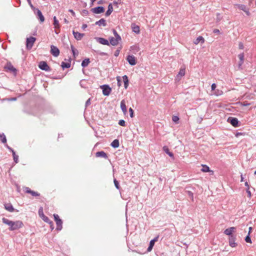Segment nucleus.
Instances as JSON below:
<instances>
[{"label": "nucleus", "instance_id": "nucleus-1", "mask_svg": "<svg viewBox=\"0 0 256 256\" xmlns=\"http://www.w3.org/2000/svg\"><path fill=\"white\" fill-rule=\"evenodd\" d=\"M2 222L9 226V230L12 231L18 230L23 226V223L20 220L12 221L5 218H3Z\"/></svg>", "mask_w": 256, "mask_h": 256}, {"label": "nucleus", "instance_id": "nucleus-2", "mask_svg": "<svg viewBox=\"0 0 256 256\" xmlns=\"http://www.w3.org/2000/svg\"><path fill=\"white\" fill-rule=\"evenodd\" d=\"M113 32L115 38H111L110 42L112 46H115L118 45L120 41L121 40V38L116 30H114Z\"/></svg>", "mask_w": 256, "mask_h": 256}, {"label": "nucleus", "instance_id": "nucleus-3", "mask_svg": "<svg viewBox=\"0 0 256 256\" xmlns=\"http://www.w3.org/2000/svg\"><path fill=\"white\" fill-rule=\"evenodd\" d=\"M100 88L102 90V94L104 96H108L110 95L112 89L108 85H102Z\"/></svg>", "mask_w": 256, "mask_h": 256}, {"label": "nucleus", "instance_id": "nucleus-4", "mask_svg": "<svg viewBox=\"0 0 256 256\" xmlns=\"http://www.w3.org/2000/svg\"><path fill=\"white\" fill-rule=\"evenodd\" d=\"M34 10L35 14L37 16V18L40 20V22H43L44 21V18L41 11L38 8H34Z\"/></svg>", "mask_w": 256, "mask_h": 256}, {"label": "nucleus", "instance_id": "nucleus-5", "mask_svg": "<svg viewBox=\"0 0 256 256\" xmlns=\"http://www.w3.org/2000/svg\"><path fill=\"white\" fill-rule=\"evenodd\" d=\"M36 38L34 37H30L26 39V47L28 49H30L34 42L36 41Z\"/></svg>", "mask_w": 256, "mask_h": 256}, {"label": "nucleus", "instance_id": "nucleus-6", "mask_svg": "<svg viewBox=\"0 0 256 256\" xmlns=\"http://www.w3.org/2000/svg\"><path fill=\"white\" fill-rule=\"evenodd\" d=\"M39 214H40V216L41 217V218L45 222H46L47 223H48L50 224L52 229L53 230L54 229V226H53L52 222L48 218V217H47L46 216H44V214L42 212V214H40V211H39Z\"/></svg>", "mask_w": 256, "mask_h": 256}, {"label": "nucleus", "instance_id": "nucleus-7", "mask_svg": "<svg viewBox=\"0 0 256 256\" xmlns=\"http://www.w3.org/2000/svg\"><path fill=\"white\" fill-rule=\"evenodd\" d=\"M126 60L131 66H134L136 64V60L135 56L132 55H128Z\"/></svg>", "mask_w": 256, "mask_h": 256}, {"label": "nucleus", "instance_id": "nucleus-8", "mask_svg": "<svg viewBox=\"0 0 256 256\" xmlns=\"http://www.w3.org/2000/svg\"><path fill=\"white\" fill-rule=\"evenodd\" d=\"M91 10L94 14H99L104 12V8L102 6H98L92 8Z\"/></svg>", "mask_w": 256, "mask_h": 256}, {"label": "nucleus", "instance_id": "nucleus-9", "mask_svg": "<svg viewBox=\"0 0 256 256\" xmlns=\"http://www.w3.org/2000/svg\"><path fill=\"white\" fill-rule=\"evenodd\" d=\"M38 66L40 69L46 71H49L50 70L49 66L45 62H40Z\"/></svg>", "mask_w": 256, "mask_h": 256}, {"label": "nucleus", "instance_id": "nucleus-10", "mask_svg": "<svg viewBox=\"0 0 256 256\" xmlns=\"http://www.w3.org/2000/svg\"><path fill=\"white\" fill-rule=\"evenodd\" d=\"M50 48L51 54L54 56H58L60 54V50L58 48L54 46H52Z\"/></svg>", "mask_w": 256, "mask_h": 256}, {"label": "nucleus", "instance_id": "nucleus-11", "mask_svg": "<svg viewBox=\"0 0 256 256\" xmlns=\"http://www.w3.org/2000/svg\"><path fill=\"white\" fill-rule=\"evenodd\" d=\"M236 228L235 227H230V228H226L224 231V234L226 235L231 236L232 235V232H236Z\"/></svg>", "mask_w": 256, "mask_h": 256}, {"label": "nucleus", "instance_id": "nucleus-12", "mask_svg": "<svg viewBox=\"0 0 256 256\" xmlns=\"http://www.w3.org/2000/svg\"><path fill=\"white\" fill-rule=\"evenodd\" d=\"M158 236L150 241L149 246L148 247V248L147 249L148 252H150L152 250L155 242H156L158 240Z\"/></svg>", "mask_w": 256, "mask_h": 256}, {"label": "nucleus", "instance_id": "nucleus-13", "mask_svg": "<svg viewBox=\"0 0 256 256\" xmlns=\"http://www.w3.org/2000/svg\"><path fill=\"white\" fill-rule=\"evenodd\" d=\"M228 121L230 124L234 127H236L238 126V121L236 118H229Z\"/></svg>", "mask_w": 256, "mask_h": 256}, {"label": "nucleus", "instance_id": "nucleus-14", "mask_svg": "<svg viewBox=\"0 0 256 256\" xmlns=\"http://www.w3.org/2000/svg\"><path fill=\"white\" fill-rule=\"evenodd\" d=\"M96 39L98 42L99 43H100L102 44L106 45V46H108L110 44L108 41L104 38H96Z\"/></svg>", "mask_w": 256, "mask_h": 256}, {"label": "nucleus", "instance_id": "nucleus-15", "mask_svg": "<svg viewBox=\"0 0 256 256\" xmlns=\"http://www.w3.org/2000/svg\"><path fill=\"white\" fill-rule=\"evenodd\" d=\"M185 74V68H181L176 77V80H180L182 76Z\"/></svg>", "mask_w": 256, "mask_h": 256}, {"label": "nucleus", "instance_id": "nucleus-16", "mask_svg": "<svg viewBox=\"0 0 256 256\" xmlns=\"http://www.w3.org/2000/svg\"><path fill=\"white\" fill-rule=\"evenodd\" d=\"M72 33L74 38L78 40H80L84 36V34H81L74 30H73Z\"/></svg>", "mask_w": 256, "mask_h": 256}, {"label": "nucleus", "instance_id": "nucleus-17", "mask_svg": "<svg viewBox=\"0 0 256 256\" xmlns=\"http://www.w3.org/2000/svg\"><path fill=\"white\" fill-rule=\"evenodd\" d=\"M24 191L26 193L30 194L32 196H40V194L32 190L29 188H24Z\"/></svg>", "mask_w": 256, "mask_h": 256}, {"label": "nucleus", "instance_id": "nucleus-18", "mask_svg": "<svg viewBox=\"0 0 256 256\" xmlns=\"http://www.w3.org/2000/svg\"><path fill=\"white\" fill-rule=\"evenodd\" d=\"M120 108L124 113V114H126L127 112V109L126 104V102L124 100H122L120 102Z\"/></svg>", "mask_w": 256, "mask_h": 256}, {"label": "nucleus", "instance_id": "nucleus-19", "mask_svg": "<svg viewBox=\"0 0 256 256\" xmlns=\"http://www.w3.org/2000/svg\"><path fill=\"white\" fill-rule=\"evenodd\" d=\"M5 68L14 74L16 73V69L10 63H8L6 66H5Z\"/></svg>", "mask_w": 256, "mask_h": 256}, {"label": "nucleus", "instance_id": "nucleus-20", "mask_svg": "<svg viewBox=\"0 0 256 256\" xmlns=\"http://www.w3.org/2000/svg\"><path fill=\"white\" fill-rule=\"evenodd\" d=\"M236 238L234 236H231L229 238L230 246L232 248L236 247V244L235 242Z\"/></svg>", "mask_w": 256, "mask_h": 256}, {"label": "nucleus", "instance_id": "nucleus-21", "mask_svg": "<svg viewBox=\"0 0 256 256\" xmlns=\"http://www.w3.org/2000/svg\"><path fill=\"white\" fill-rule=\"evenodd\" d=\"M202 168L201 170L202 172H212V174H214V172L212 170H210V168L207 166L206 165H202Z\"/></svg>", "mask_w": 256, "mask_h": 256}, {"label": "nucleus", "instance_id": "nucleus-22", "mask_svg": "<svg viewBox=\"0 0 256 256\" xmlns=\"http://www.w3.org/2000/svg\"><path fill=\"white\" fill-rule=\"evenodd\" d=\"M96 24L98 25L99 26H105L106 24V20L104 18H101L98 21L96 22Z\"/></svg>", "mask_w": 256, "mask_h": 256}, {"label": "nucleus", "instance_id": "nucleus-23", "mask_svg": "<svg viewBox=\"0 0 256 256\" xmlns=\"http://www.w3.org/2000/svg\"><path fill=\"white\" fill-rule=\"evenodd\" d=\"M96 156L107 158V155L106 152L103 151L98 152L96 153Z\"/></svg>", "mask_w": 256, "mask_h": 256}, {"label": "nucleus", "instance_id": "nucleus-24", "mask_svg": "<svg viewBox=\"0 0 256 256\" xmlns=\"http://www.w3.org/2000/svg\"><path fill=\"white\" fill-rule=\"evenodd\" d=\"M112 10H113L112 6V4H108V10L106 11V16H109L112 14Z\"/></svg>", "mask_w": 256, "mask_h": 256}, {"label": "nucleus", "instance_id": "nucleus-25", "mask_svg": "<svg viewBox=\"0 0 256 256\" xmlns=\"http://www.w3.org/2000/svg\"><path fill=\"white\" fill-rule=\"evenodd\" d=\"M53 24L54 26V28L56 29L59 28L60 27V25L59 24L58 20H57V18H56V16H54V23H53Z\"/></svg>", "mask_w": 256, "mask_h": 256}, {"label": "nucleus", "instance_id": "nucleus-26", "mask_svg": "<svg viewBox=\"0 0 256 256\" xmlns=\"http://www.w3.org/2000/svg\"><path fill=\"white\" fill-rule=\"evenodd\" d=\"M56 222V230H60L62 229V220H57Z\"/></svg>", "mask_w": 256, "mask_h": 256}, {"label": "nucleus", "instance_id": "nucleus-27", "mask_svg": "<svg viewBox=\"0 0 256 256\" xmlns=\"http://www.w3.org/2000/svg\"><path fill=\"white\" fill-rule=\"evenodd\" d=\"M204 38L202 36H200L198 38H197L196 40H194V43L196 44H198L200 42H201L202 43H204Z\"/></svg>", "mask_w": 256, "mask_h": 256}, {"label": "nucleus", "instance_id": "nucleus-28", "mask_svg": "<svg viewBox=\"0 0 256 256\" xmlns=\"http://www.w3.org/2000/svg\"><path fill=\"white\" fill-rule=\"evenodd\" d=\"M90 62L89 58H86L82 60V66L84 68L87 66Z\"/></svg>", "mask_w": 256, "mask_h": 256}, {"label": "nucleus", "instance_id": "nucleus-29", "mask_svg": "<svg viewBox=\"0 0 256 256\" xmlns=\"http://www.w3.org/2000/svg\"><path fill=\"white\" fill-rule=\"evenodd\" d=\"M4 208L10 212H13L14 210L13 206L11 204H6L4 205Z\"/></svg>", "mask_w": 256, "mask_h": 256}, {"label": "nucleus", "instance_id": "nucleus-30", "mask_svg": "<svg viewBox=\"0 0 256 256\" xmlns=\"http://www.w3.org/2000/svg\"><path fill=\"white\" fill-rule=\"evenodd\" d=\"M111 146L114 148H117L119 146V141L118 140H114L111 144Z\"/></svg>", "mask_w": 256, "mask_h": 256}, {"label": "nucleus", "instance_id": "nucleus-31", "mask_svg": "<svg viewBox=\"0 0 256 256\" xmlns=\"http://www.w3.org/2000/svg\"><path fill=\"white\" fill-rule=\"evenodd\" d=\"M122 79H123V80L124 82V88H126L128 86V78L125 75L122 76Z\"/></svg>", "mask_w": 256, "mask_h": 256}, {"label": "nucleus", "instance_id": "nucleus-32", "mask_svg": "<svg viewBox=\"0 0 256 256\" xmlns=\"http://www.w3.org/2000/svg\"><path fill=\"white\" fill-rule=\"evenodd\" d=\"M163 150L170 156L174 157L173 154L169 151L168 148L167 146H164Z\"/></svg>", "mask_w": 256, "mask_h": 256}, {"label": "nucleus", "instance_id": "nucleus-33", "mask_svg": "<svg viewBox=\"0 0 256 256\" xmlns=\"http://www.w3.org/2000/svg\"><path fill=\"white\" fill-rule=\"evenodd\" d=\"M0 140L2 143H4V144L6 143V136L3 133L0 134Z\"/></svg>", "mask_w": 256, "mask_h": 256}, {"label": "nucleus", "instance_id": "nucleus-34", "mask_svg": "<svg viewBox=\"0 0 256 256\" xmlns=\"http://www.w3.org/2000/svg\"><path fill=\"white\" fill-rule=\"evenodd\" d=\"M132 29L133 32L136 34H138L140 32V28L138 26H136L134 24H132Z\"/></svg>", "mask_w": 256, "mask_h": 256}, {"label": "nucleus", "instance_id": "nucleus-35", "mask_svg": "<svg viewBox=\"0 0 256 256\" xmlns=\"http://www.w3.org/2000/svg\"><path fill=\"white\" fill-rule=\"evenodd\" d=\"M239 8L244 11L246 14L248 15L249 14V12L246 6L244 5H240L238 6Z\"/></svg>", "mask_w": 256, "mask_h": 256}, {"label": "nucleus", "instance_id": "nucleus-36", "mask_svg": "<svg viewBox=\"0 0 256 256\" xmlns=\"http://www.w3.org/2000/svg\"><path fill=\"white\" fill-rule=\"evenodd\" d=\"M61 66L62 68L64 69L65 68H69L70 66V64L68 62H62Z\"/></svg>", "mask_w": 256, "mask_h": 256}, {"label": "nucleus", "instance_id": "nucleus-37", "mask_svg": "<svg viewBox=\"0 0 256 256\" xmlns=\"http://www.w3.org/2000/svg\"><path fill=\"white\" fill-rule=\"evenodd\" d=\"M12 156L14 162L16 163H18V156L16 154L15 152H13Z\"/></svg>", "mask_w": 256, "mask_h": 256}, {"label": "nucleus", "instance_id": "nucleus-38", "mask_svg": "<svg viewBox=\"0 0 256 256\" xmlns=\"http://www.w3.org/2000/svg\"><path fill=\"white\" fill-rule=\"evenodd\" d=\"M187 194L188 196L192 199V201H194V194L190 191H187Z\"/></svg>", "mask_w": 256, "mask_h": 256}, {"label": "nucleus", "instance_id": "nucleus-39", "mask_svg": "<svg viewBox=\"0 0 256 256\" xmlns=\"http://www.w3.org/2000/svg\"><path fill=\"white\" fill-rule=\"evenodd\" d=\"M238 57L240 61L244 62V54L243 53L239 54L238 56Z\"/></svg>", "mask_w": 256, "mask_h": 256}, {"label": "nucleus", "instance_id": "nucleus-40", "mask_svg": "<svg viewBox=\"0 0 256 256\" xmlns=\"http://www.w3.org/2000/svg\"><path fill=\"white\" fill-rule=\"evenodd\" d=\"M172 121L175 123H178L179 120V118L177 116H173L172 118Z\"/></svg>", "mask_w": 256, "mask_h": 256}, {"label": "nucleus", "instance_id": "nucleus-41", "mask_svg": "<svg viewBox=\"0 0 256 256\" xmlns=\"http://www.w3.org/2000/svg\"><path fill=\"white\" fill-rule=\"evenodd\" d=\"M118 124L122 126H126V122L124 120H121L119 121Z\"/></svg>", "mask_w": 256, "mask_h": 256}, {"label": "nucleus", "instance_id": "nucleus-42", "mask_svg": "<svg viewBox=\"0 0 256 256\" xmlns=\"http://www.w3.org/2000/svg\"><path fill=\"white\" fill-rule=\"evenodd\" d=\"M114 186L116 187V188L117 189L119 190L120 189L119 184H118V182L116 179L114 180Z\"/></svg>", "mask_w": 256, "mask_h": 256}, {"label": "nucleus", "instance_id": "nucleus-43", "mask_svg": "<svg viewBox=\"0 0 256 256\" xmlns=\"http://www.w3.org/2000/svg\"><path fill=\"white\" fill-rule=\"evenodd\" d=\"M245 240L246 242H250L251 243L252 242V241H251V239L250 237V235H248L246 238H245Z\"/></svg>", "mask_w": 256, "mask_h": 256}, {"label": "nucleus", "instance_id": "nucleus-44", "mask_svg": "<svg viewBox=\"0 0 256 256\" xmlns=\"http://www.w3.org/2000/svg\"><path fill=\"white\" fill-rule=\"evenodd\" d=\"M129 111H130V116L131 118H133L134 117V110H132V109L130 108L129 109Z\"/></svg>", "mask_w": 256, "mask_h": 256}, {"label": "nucleus", "instance_id": "nucleus-45", "mask_svg": "<svg viewBox=\"0 0 256 256\" xmlns=\"http://www.w3.org/2000/svg\"><path fill=\"white\" fill-rule=\"evenodd\" d=\"M54 220L56 222L58 220H60L59 218V216L56 214H54Z\"/></svg>", "mask_w": 256, "mask_h": 256}, {"label": "nucleus", "instance_id": "nucleus-46", "mask_svg": "<svg viewBox=\"0 0 256 256\" xmlns=\"http://www.w3.org/2000/svg\"><path fill=\"white\" fill-rule=\"evenodd\" d=\"M72 52L73 55L74 57H76V56H77L78 54V52L77 50H73Z\"/></svg>", "mask_w": 256, "mask_h": 256}, {"label": "nucleus", "instance_id": "nucleus-47", "mask_svg": "<svg viewBox=\"0 0 256 256\" xmlns=\"http://www.w3.org/2000/svg\"><path fill=\"white\" fill-rule=\"evenodd\" d=\"M117 80H118V85L120 86H121V82L120 80V77L118 76L117 77Z\"/></svg>", "mask_w": 256, "mask_h": 256}, {"label": "nucleus", "instance_id": "nucleus-48", "mask_svg": "<svg viewBox=\"0 0 256 256\" xmlns=\"http://www.w3.org/2000/svg\"><path fill=\"white\" fill-rule=\"evenodd\" d=\"M90 104V98H88L86 102V106H89Z\"/></svg>", "mask_w": 256, "mask_h": 256}, {"label": "nucleus", "instance_id": "nucleus-49", "mask_svg": "<svg viewBox=\"0 0 256 256\" xmlns=\"http://www.w3.org/2000/svg\"><path fill=\"white\" fill-rule=\"evenodd\" d=\"M212 90H214L216 88V84H212L211 86Z\"/></svg>", "mask_w": 256, "mask_h": 256}, {"label": "nucleus", "instance_id": "nucleus-50", "mask_svg": "<svg viewBox=\"0 0 256 256\" xmlns=\"http://www.w3.org/2000/svg\"><path fill=\"white\" fill-rule=\"evenodd\" d=\"M222 94V92L220 91V90H218V92H214V94H216V96L220 95V94Z\"/></svg>", "mask_w": 256, "mask_h": 256}, {"label": "nucleus", "instance_id": "nucleus-51", "mask_svg": "<svg viewBox=\"0 0 256 256\" xmlns=\"http://www.w3.org/2000/svg\"><path fill=\"white\" fill-rule=\"evenodd\" d=\"M238 47L240 49H243L244 48L243 44L242 42H240L239 44H238Z\"/></svg>", "mask_w": 256, "mask_h": 256}, {"label": "nucleus", "instance_id": "nucleus-52", "mask_svg": "<svg viewBox=\"0 0 256 256\" xmlns=\"http://www.w3.org/2000/svg\"><path fill=\"white\" fill-rule=\"evenodd\" d=\"M213 32L215 34H219L220 33V30H219L218 29H214V30H213Z\"/></svg>", "mask_w": 256, "mask_h": 256}, {"label": "nucleus", "instance_id": "nucleus-53", "mask_svg": "<svg viewBox=\"0 0 256 256\" xmlns=\"http://www.w3.org/2000/svg\"><path fill=\"white\" fill-rule=\"evenodd\" d=\"M243 63H244V62H241V61L240 60V62L238 63V68H241V66H242Z\"/></svg>", "mask_w": 256, "mask_h": 256}, {"label": "nucleus", "instance_id": "nucleus-54", "mask_svg": "<svg viewBox=\"0 0 256 256\" xmlns=\"http://www.w3.org/2000/svg\"><path fill=\"white\" fill-rule=\"evenodd\" d=\"M246 192L248 194V196L249 197H250L251 196V192H250V191L249 189H247L246 190Z\"/></svg>", "mask_w": 256, "mask_h": 256}, {"label": "nucleus", "instance_id": "nucleus-55", "mask_svg": "<svg viewBox=\"0 0 256 256\" xmlns=\"http://www.w3.org/2000/svg\"><path fill=\"white\" fill-rule=\"evenodd\" d=\"M69 12H71V14H72L73 16H75V12H74L72 10H69Z\"/></svg>", "mask_w": 256, "mask_h": 256}, {"label": "nucleus", "instance_id": "nucleus-56", "mask_svg": "<svg viewBox=\"0 0 256 256\" xmlns=\"http://www.w3.org/2000/svg\"><path fill=\"white\" fill-rule=\"evenodd\" d=\"M87 26H87V24H82V28L84 30V29H85L86 28H87Z\"/></svg>", "mask_w": 256, "mask_h": 256}, {"label": "nucleus", "instance_id": "nucleus-57", "mask_svg": "<svg viewBox=\"0 0 256 256\" xmlns=\"http://www.w3.org/2000/svg\"><path fill=\"white\" fill-rule=\"evenodd\" d=\"M244 185L248 188L247 189H249L250 188V186H249V185H248V182H246L245 184H244Z\"/></svg>", "mask_w": 256, "mask_h": 256}, {"label": "nucleus", "instance_id": "nucleus-58", "mask_svg": "<svg viewBox=\"0 0 256 256\" xmlns=\"http://www.w3.org/2000/svg\"><path fill=\"white\" fill-rule=\"evenodd\" d=\"M71 49H72V52L73 50H76V49L74 46H72V45H71Z\"/></svg>", "mask_w": 256, "mask_h": 256}, {"label": "nucleus", "instance_id": "nucleus-59", "mask_svg": "<svg viewBox=\"0 0 256 256\" xmlns=\"http://www.w3.org/2000/svg\"><path fill=\"white\" fill-rule=\"evenodd\" d=\"M244 177H243V176L242 174L241 176H240V182H243L244 181Z\"/></svg>", "mask_w": 256, "mask_h": 256}, {"label": "nucleus", "instance_id": "nucleus-60", "mask_svg": "<svg viewBox=\"0 0 256 256\" xmlns=\"http://www.w3.org/2000/svg\"><path fill=\"white\" fill-rule=\"evenodd\" d=\"M252 230V227H250L249 228V232H248V234L250 235V233L251 232V230Z\"/></svg>", "mask_w": 256, "mask_h": 256}, {"label": "nucleus", "instance_id": "nucleus-61", "mask_svg": "<svg viewBox=\"0 0 256 256\" xmlns=\"http://www.w3.org/2000/svg\"><path fill=\"white\" fill-rule=\"evenodd\" d=\"M28 2L29 4H30V6H31L32 8H33V6H32V4H31V2H30V0H28Z\"/></svg>", "mask_w": 256, "mask_h": 256}, {"label": "nucleus", "instance_id": "nucleus-62", "mask_svg": "<svg viewBox=\"0 0 256 256\" xmlns=\"http://www.w3.org/2000/svg\"><path fill=\"white\" fill-rule=\"evenodd\" d=\"M119 54V52L118 51H116V52H115V54H114V56H118Z\"/></svg>", "mask_w": 256, "mask_h": 256}, {"label": "nucleus", "instance_id": "nucleus-63", "mask_svg": "<svg viewBox=\"0 0 256 256\" xmlns=\"http://www.w3.org/2000/svg\"><path fill=\"white\" fill-rule=\"evenodd\" d=\"M98 4H102V0H100L98 2Z\"/></svg>", "mask_w": 256, "mask_h": 256}, {"label": "nucleus", "instance_id": "nucleus-64", "mask_svg": "<svg viewBox=\"0 0 256 256\" xmlns=\"http://www.w3.org/2000/svg\"><path fill=\"white\" fill-rule=\"evenodd\" d=\"M8 150L10 151H11L12 152V153H13V152H14L11 148H10Z\"/></svg>", "mask_w": 256, "mask_h": 256}]
</instances>
